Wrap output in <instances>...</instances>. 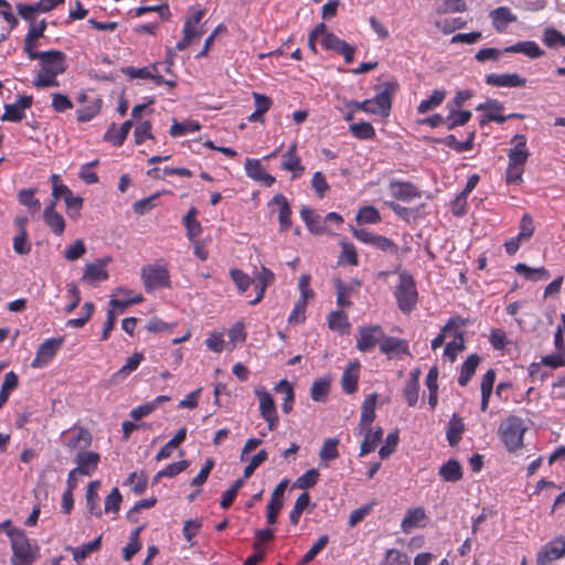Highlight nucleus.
Masks as SVG:
<instances>
[{
    "label": "nucleus",
    "mask_w": 565,
    "mask_h": 565,
    "mask_svg": "<svg viewBox=\"0 0 565 565\" xmlns=\"http://www.w3.org/2000/svg\"><path fill=\"white\" fill-rule=\"evenodd\" d=\"M476 132L470 131L468 135V138L463 142H458L456 137L454 135H449L444 138H434L433 141L437 143L445 145L449 147L450 149L456 150L457 152H465L468 150H471L473 147V140H475Z\"/></svg>",
    "instance_id": "bb28decb"
},
{
    "label": "nucleus",
    "mask_w": 565,
    "mask_h": 565,
    "mask_svg": "<svg viewBox=\"0 0 565 565\" xmlns=\"http://www.w3.org/2000/svg\"><path fill=\"white\" fill-rule=\"evenodd\" d=\"M30 60H40L41 70L50 75L57 76L66 71V56L63 52L51 50L39 53H30Z\"/></svg>",
    "instance_id": "39448f33"
},
{
    "label": "nucleus",
    "mask_w": 565,
    "mask_h": 565,
    "mask_svg": "<svg viewBox=\"0 0 565 565\" xmlns=\"http://www.w3.org/2000/svg\"><path fill=\"white\" fill-rule=\"evenodd\" d=\"M186 438V427L180 428L177 434L159 450L156 456L157 461H161L171 457L172 451L185 440Z\"/></svg>",
    "instance_id": "2f4dec72"
},
{
    "label": "nucleus",
    "mask_w": 565,
    "mask_h": 565,
    "mask_svg": "<svg viewBox=\"0 0 565 565\" xmlns=\"http://www.w3.org/2000/svg\"><path fill=\"white\" fill-rule=\"evenodd\" d=\"M102 537L103 535H99L94 541L83 544L82 546L78 547L66 546V550L72 553L74 561H84L89 554L100 548Z\"/></svg>",
    "instance_id": "72a5a7b5"
},
{
    "label": "nucleus",
    "mask_w": 565,
    "mask_h": 565,
    "mask_svg": "<svg viewBox=\"0 0 565 565\" xmlns=\"http://www.w3.org/2000/svg\"><path fill=\"white\" fill-rule=\"evenodd\" d=\"M339 439L337 438H328L323 441V445L320 449L319 456L321 460H333L339 457L338 451Z\"/></svg>",
    "instance_id": "5fc2aeb1"
},
{
    "label": "nucleus",
    "mask_w": 565,
    "mask_h": 565,
    "mask_svg": "<svg viewBox=\"0 0 565 565\" xmlns=\"http://www.w3.org/2000/svg\"><path fill=\"white\" fill-rule=\"evenodd\" d=\"M141 278L147 291L156 288L168 287L170 284L169 271L158 265H148L141 268Z\"/></svg>",
    "instance_id": "423d86ee"
},
{
    "label": "nucleus",
    "mask_w": 565,
    "mask_h": 565,
    "mask_svg": "<svg viewBox=\"0 0 565 565\" xmlns=\"http://www.w3.org/2000/svg\"><path fill=\"white\" fill-rule=\"evenodd\" d=\"M43 221L56 236H61L64 233L65 220L58 212L51 211V209L44 210Z\"/></svg>",
    "instance_id": "c9c22d12"
},
{
    "label": "nucleus",
    "mask_w": 565,
    "mask_h": 565,
    "mask_svg": "<svg viewBox=\"0 0 565 565\" xmlns=\"http://www.w3.org/2000/svg\"><path fill=\"white\" fill-rule=\"evenodd\" d=\"M504 53H523L531 58H537L544 55V51L534 41H522L507 46Z\"/></svg>",
    "instance_id": "a878e982"
},
{
    "label": "nucleus",
    "mask_w": 565,
    "mask_h": 565,
    "mask_svg": "<svg viewBox=\"0 0 565 565\" xmlns=\"http://www.w3.org/2000/svg\"><path fill=\"white\" fill-rule=\"evenodd\" d=\"M159 195V193H156L148 198L136 201L132 205L134 212L138 215H145L156 206V201Z\"/></svg>",
    "instance_id": "69168bd1"
},
{
    "label": "nucleus",
    "mask_w": 565,
    "mask_h": 565,
    "mask_svg": "<svg viewBox=\"0 0 565 565\" xmlns=\"http://www.w3.org/2000/svg\"><path fill=\"white\" fill-rule=\"evenodd\" d=\"M34 189H22L18 193L19 202L31 211H38L41 206L40 201L34 198Z\"/></svg>",
    "instance_id": "13d9d810"
},
{
    "label": "nucleus",
    "mask_w": 565,
    "mask_h": 565,
    "mask_svg": "<svg viewBox=\"0 0 565 565\" xmlns=\"http://www.w3.org/2000/svg\"><path fill=\"white\" fill-rule=\"evenodd\" d=\"M495 381V371L489 369L482 376L480 390H481V411L486 412L489 406L490 396L492 394L493 384Z\"/></svg>",
    "instance_id": "cd10ccee"
},
{
    "label": "nucleus",
    "mask_w": 565,
    "mask_h": 565,
    "mask_svg": "<svg viewBox=\"0 0 565 565\" xmlns=\"http://www.w3.org/2000/svg\"><path fill=\"white\" fill-rule=\"evenodd\" d=\"M255 394L259 399V412L262 417L277 414L275 401L264 387L257 388Z\"/></svg>",
    "instance_id": "4c0bfd02"
},
{
    "label": "nucleus",
    "mask_w": 565,
    "mask_h": 565,
    "mask_svg": "<svg viewBox=\"0 0 565 565\" xmlns=\"http://www.w3.org/2000/svg\"><path fill=\"white\" fill-rule=\"evenodd\" d=\"M390 190L393 198L404 202H409L420 196V192L417 188L409 182L392 181L390 183Z\"/></svg>",
    "instance_id": "a211bd4d"
},
{
    "label": "nucleus",
    "mask_w": 565,
    "mask_h": 565,
    "mask_svg": "<svg viewBox=\"0 0 565 565\" xmlns=\"http://www.w3.org/2000/svg\"><path fill=\"white\" fill-rule=\"evenodd\" d=\"M525 430L522 418L511 415L500 424L498 434L508 451L514 452L523 447Z\"/></svg>",
    "instance_id": "7ed1b4c3"
},
{
    "label": "nucleus",
    "mask_w": 565,
    "mask_h": 565,
    "mask_svg": "<svg viewBox=\"0 0 565 565\" xmlns=\"http://www.w3.org/2000/svg\"><path fill=\"white\" fill-rule=\"evenodd\" d=\"M359 370L360 363L359 361L350 362L348 367L344 370L341 377V386L342 390L347 394H353L358 388V380H359Z\"/></svg>",
    "instance_id": "412c9836"
},
{
    "label": "nucleus",
    "mask_w": 565,
    "mask_h": 565,
    "mask_svg": "<svg viewBox=\"0 0 565 565\" xmlns=\"http://www.w3.org/2000/svg\"><path fill=\"white\" fill-rule=\"evenodd\" d=\"M330 391V381L327 379L316 380L310 388V396L315 402L326 401Z\"/></svg>",
    "instance_id": "de8ad7c7"
},
{
    "label": "nucleus",
    "mask_w": 565,
    "mask_h": 565,
    "mask_svg": "<svg viewBox=\"0 0 565 565\" xmlns=\"http://www.w3.org/2000/svg\"><path fill=\"white\" fill-rule=\"evenodd\" d=\"M132 125V120L128 119L121 124L120 129H118L116 132V124L113 122L104 135V140L117 147L121 146L126 140Z\"/></svg>",
    "instance_id": "b1692460"
},
{
    "label": "nucleus",
    "mask_w": 565,
    "mask_h": 565,
    "mask_svg": "<svg viewBox=\"0 0 565 565\" xmlns=\"http://www.w3.org/2000/svg\"><path fill=\"white\" fill-rule=\"evenodd\" d=\"M426 520L427 515L423 508L409 509L402 521L401 529L404 533L408 534L413 529L424 526Z\"/></svg>",
    "instance_id": "6ab92c4d"
},
{
    "label": "nucleus",
    "mask_w": 565,
    "mask_h": 565,
    "mask_svg": "<svg viewBox=\"0 0 565 565\" xmlns=\"http://www.w3.org/2000/svg\"><path fill=\"white\" fill-rule=\"evenodd\" d=\"M277 205L279 207L278 212V221H279V231L287 232L291 225V207L286 199V196L281 193H277L274 198L268 202V206Z\"/></svg>",
    "instance_id": "4468645a"
},
{
    "label": "nucleus",
    "mask_w": 565,
    "mask_h": 565,
    "mask_svg": "<svg viewBox=\"0 0 565 565\" xmlns=\"http://www.w3.org/2000/svg\"><path fill=\"white\" fill-rule=\"evenodd\" d=\"M356 221L359 223L375 224L381 221V216L374 206L367 205L359 210Z\"/></svg>",
    "instance_id": "052dcab7"
},
{
    "label": "nucleus",
    "mask_w": 565,
    "mask_h": 565,
    "mask_svg": "<svg viewBox=\"0 0 565 565\" xmlns=\"http://www.w3.org/2000/svg\"><path fill=\"white\" fill-rule=\"evenodd\" d=\"M244 484V479L235 480L232 486L223 493L220 505L222 509H228L234 502L237 492Z\"/></svg>",
    "instance_id": "bf43d9fd"
},
{
    "label": "nucleus",
    "mask_w": 565,
    "mask_h": 565,
    "mask_svg": "<svg viewBox=\"0 0 565 565\" xmlns=\"http://www.w3.org/2000/svg\"><path fill=\"white\" fill-rule=\"evenodd\" d=\"M565 555V536L561 535L548 542L539 552L536 565H548L552 561L562 558Z\"/></svg>",
    "instance_id": "1a4fd4ad"
},
{
    "label": "nucleus",
    "mask_w": 565,
    "mask_h": 565,
    "mask_svg": "<svg viewBox=\"0 0 565 565\" xmlns=\"http://www.w3.org/2000/svg\"><path fill=\"white\" fill-rule=\"evenodd\" d=\"M18 384L19 377L13 371H10L4 375V380L0 390V408H2V406L8 401L11 392L18 387Z\"/></svg>",
    "instance_id": "a19ab883"
},
{
    "label": "nucleus",
    "mask_w": 565,
    "mask_h": 565,
    "mask_svg": "<svg viewBox=\"0 0 565 565\" xmlns=\"http://www.w3.org/2000/svg\"><path fill=\"white\" fill-rule=\"evenodd\" d=\"M100 487V481L95 480L88 483L87 491H86V505L92 514H94L97 518H102L103 511L98 508V488Z\"/></svg>",
    "instance_id": "473e14b6"
},
{
    "label": "nucleus",
    "mask_w": 565,
    "mask_h": 565,
    "mask_svg": "<svg viewBox=\"0 0 565 565\" xmlns=\"http://www.w3.org/2000/svg\"><path fill=\"white\" fill-rule=\"evenodd\" d=\"M230 276L241 292H245L253 284V279L241 269H231Z\"/></svg>",
    "instance_id": "e2e57ef3"
},
{
    "label": "nucleus",
    "mask_w": 565,
    "mask_h": 565,
    "mask_svg": "<svg viewBox=\"0 0 565 565\" xmlns=\"http://www.w3.org/2000/svg\"><path fill=\"white\" fill-rule=\"evenodd\" d=\"M289 483L288 479L281 480L271 492V498L269 503L267 504V522L268 524H275L277 522V518L280 509L282 508V497L285 494V490L287 489Z\"/></svg>",
    "instance_id": "ddd939ff"
},
{
    "label": "nucleus",
    "mask_w": 565,
    "mask_h": 565,
    "mask_svg": "<svg viewBox=\"0 0 565 565\" xmlns=\"http://www.w3.org/2000/svg\"><path fill=\"white\" fill-rule=\"evenodd\" d=\"M110 257L98 258L94 263L87 264L84 269L82 280L87 281L90 285H95L98 281L107 280L109 275L106 266L110 263Z\"/></svg>",
    "instance_id": "f8f14e48"
},
{
    "label": "nucleus",
    "mask_w": 565,
    "mask_h": 565,
    "mask_svg": "<svg viewBox=\"0 0 565 565\" xmlns=\"http://www.w3.org/2000/svg\"><path fill=\"white\" fill-rule=\"evenodd\" d=\"M543 43L551 49L565 46V35L555 28H546L543 33Z\"/></svg>",
    "instance_id": "49530a36"
},
{
    "label": "nucleus",
    "mask_w": 565,
    "mask_h": 565,
    "mask_svg": "<svg viewBox=\"0 0 565 565\" xmlns=\"http://www.w3.org/2000/svg\"><path fill=\"white\" fill-rule=\"evenodd\" d=\"M467 11V3L465 0H444L443 3L436 9L438 14L457 13Z\"/></svg>",
    "instance_id": "6e6d98bb"
},
{
    "label": "nucleus",
    "mask_w": 565,
    "mask_h": 565,
    "mask_svg": "<svg viewBox=\"0 0 565 565\" xmlns=\"http://www.w3.org/2000/svg\"><path fill=\"white\" fill-rule=\"evenodd\" d=\"M200 129H201V126L196 121L189 120V121L179 122L175 119H173V124H172L169 132L172 137H178V136H182L189 131H198Z\"/></svg>",
    "instance_id": "4d7b16f0"
},
{
    "label": "nucleus",
    "mask_w": 565,
    "mask_h": 565,
    "mask_svg": "<svg viewBox=\"0 0 565 565\" xmlns=\"http://www.w3.org/2000/svg\"><path fill=\"white\" fill-rule=\"evenodd\" d=\"M463 430L465 426L462 419L457 414H454L447 429V439L450 446L458 445Z\"/></svg>",
    "instance_id": "ea45409f"
},
{
    "label": "nucleus",
    "mask_w": 565,
    "mask_h": 565,
    "mask_svg": "<svg viewBox=\"0 0 565 565\" xmlns=\"http://www.w3.org/2000/svg\"><path fill=\"white\" fill-rule=\"evenodd\" d=\"M446 94L447 93L445 89H435L428 99L423 100L418 105L417 111L419 114H425L431 109H435L444 102Z\"/></svg>",
    "instance_id": "a18cd8bd"
},
{
    "label": "nucleus",
    "mask_w": 565,
    "mask_h": 565,
    "mask_svg": "<svg viewBox=\"0 0 565 565\" xmlns=\"http://www.w3.org/2000/svg\"><path fill=\"white\" fill-rule=\"evenodd\" d=\"M275 391L277 393L285 394L281 409L285 414H289L292 409V403L295 399V393L291 383H289L287 380H281L276 384Z\"/></svg>",
    "instance_id": "58836bf2"
},
{
    "label": "nucleus",
    "mask_w": 565,
    "mask_h": 565,
    "mask_svg": "<svg viewBox=\"0 0 565 565\" xmlns=\"http://www.w3.org/2000/svg\"><path fill=\"white\" fill-rule=\"evenodd\" d=\"M486 83L491 86L498 87H522L526 84V78L521 77L519 74H488Z\"/></svg>",
    "instance_id": "dca6fc26"
},
{
    "label": "nucleus",
    "mask_w": 565,
    "mask_h": 565,
    "mask_svg": "<svg viewBox=\"0 0 565 565\" xmlns=\"http://www.w3.org/2000/svg\"><path fill=\"white\" fill-rule=\"evenodd\" d=\"M143 360V354L135 352L131 356L126 360V363L115 374L118 379L127 377L131 372L138 369L140 362Z\"/></svg>",
    "instance_id": "8fccbe9b"
},
{
    "label": "nucleus",
    "mask_w": 565,
    "mask_h": 565,
    "mask_svg": "<svg viewBox=\"0 0 565 565\" xmlns=\"http://www.w3.org/2000/svg\"><path fill=\"white\" fill-rule=\"evenodd\" d=\"M480 358L478 354L472 353L468 355L467 360L461 365L460 375L458 377V384L460 386H467L472 379L478 365Z\"/></svg>",
    "instance_id": "c85d7f7f"
},
{
    "label": "nucleus",
    "mask_w": 565,
    "mask_h": 565,
    "mask_svg": "<svg viewBox=\"0 0 565 565\" xmlns=\"http://www.w3.org/2000/svg\"><path fill=\"white\" fill-rule=\"evenodd\" d=\"M470 110H456L451 109L449 115L446 117V125L449 130L455 129L459 126H465L471 119Z\"/></svg>",
    "instance_id": "c03bdc74"
},
{
    "label": "nucleus",
    "mask_w": 565,
    "mask_h": 565,
    "mask_svg": "<svg viewBox=\"0 0 565 565\" xmlns=\"http://www.w3.org/2000/svg\"><path fill=\"white\" fill-rule=\"evenodd\" d=\"M122 495L118 488H114L111 492L105 499L104 510L106 513H117L120 510V503Z\"/></svg>",
    "instance_id": "0e129e2a"
},
{
    "label": "nucleus",
    "mask_w": 565,
    "mask_h": 565,
    "mask_svg": "<svg viewBox=\"0 0 565 565\" xmlns=\"http://www.w3.org/2000/svg\"><path fill=\"white\" fill-rule=\"evenodd\" d=\"M100 456L95 451H79L75 457L76 468L75 471H79V475L90 476L98 466Z\"/></svg>",
    "instance_id": "2eb2a0df"
},
{
    "label": "nucleus",
    "mask_w": 565,
    "mask_h": 565,
    "mask_svg": "<svg viewBox=\"0 0 565 565\" xmlns=\"http://www.w3.org/2000/svg\"><path fill=\"white\" fill-rule=\"evenodd\" d=\"M33 103L31 95H21L14 104H6L4 113L1 116L2 121L18 122L24 118V110L30 108Z\"/></svg>",
    "instance_id": "9b49d317"
},
{
    "label": "nucleus",
    "mask_w": 565,
    "mask_h": 565,
    "mask_svg": "<svg viewBox=\"0 0 565 565\" xmlns=\"http://www.w3.org/2000/svg\"><path fill=\"white\" fill-rule=\"evenodd\" d=\"M377 393H372L364 399L361 411L360 427L361 429L371 428L370 425L375 419V405L377 402Z\"/></svg>",
    "instance_id": "393cba45"
},
{
    "label": "nucleus",
    "mask_w": 565,
    "mask_h": 565,
    "mask_svg": "<svg viewBox=\"0 0 565 565\" xmlns=\"http://www.w3.org/2000/svg\"><path fill=\"white\" fill-rule=\"evenodd\" d=\"M465 349V339L462 333H456L455 339L446 344L444 354L450 360L455 361L457 358V351Z\"/></svg>",
    "instance_id": "680f3d73"
},
{
    "label": "nucleus",
    "mask_w": 565,
    "mask_h": 565,
    "mask_svg": "<svg viewBox=\"0 0 565 565\" xmlns=\"http://www.w3.org/2000/svg\"><path fill=\"white\" fill-rule=\"evenodd\" d=\"M398 308L404 313L412 312L417 303L418 294L415 279L407 271L399 274V282L394 291Z\"/></svg>",
    "instance_id": "20e7f679"
},
{
    "label": "nucleus",
    "mask_w": 565,
    "mask_h": 565,
    "mask_svg": "<svg viewBox=\"0 0 565 565\" xmlns=\"http://www.w3.org/2000/svg\"><path fill=\"white\" fill-rule=\"evenodd\" d=\"M381 565H409L407 555L396 548L386 551L385 561Z\"/></svg>",
    "instance_id": "774afa93"
},
{
    "label": "nucleus",
    "mask_w": 565,
    "mask_h": 565,
    "mask_svg": "<svg viewBox=\"0 0 565 565\" xmlns=\"http://www.w3.org/2000/svg\"><path fill=\"white\" fill-rule=\"evenodd\" d=\"M514 270L530 281L546 280L550 278L548 270L543 266L539 268H531L526 264L519 263L514 267Z\"/></svg>",
    "instance_id": "c756f323"
},
{
    "label": "nucleus",
    "mask_w": 565,
    "mask_h": 565,
    "mask_svg": "<svg viewBox=\"0 0 565 565\" xmlns=\"http://www.w3.org/2000/svg\"><path fill=\"white\" fill-rule=\"evenodd\" d=\"M63 200L66 205L67 215L73 220L79 217L84 200L81 196L74 195L73 192H70Z\"/></svg>",
    "instance_id": "3c124183"
},
{
    "label": "nucleus",
    "mask_w": 565,
    "mask_h": 565,
    "mask_svg": "<svg viewBox=\"0 0 565 565\" xmlns=\"http://www.w3.org/2000/svg\"><path fill=\"white\" fill-rule=\"evenodd\" d=\"M310 503V495L308 492H302L296 500L292 510L289 513V521L291 524L296 525L299 522L301 513Z\"/></svg>",
    "instance_id": "09e8293b"
},
{
    "label": "nucleus",
    "mask_w": 565,
    "mask_h": 565,
    "mask_svg": "<svg viewBox=\"0 0 565 565\" xmlns=\"http://www.w3.org/2000/svg\"><path fill=\"white\" fill-rule=\"evenodd\" d=\"M64 343V337L45 340L38 349L36 356L32 361V367H42L47 364Z\"/></svg>",
    "instance_id": "6e6552de"
},
{
    "label": "nucleus",
    "mask_w": 565,
    "mask_h": 565,
    "mask_svg": "<svg viewBox=\"0 0 565 565\" xmlns=\"http://www.w3.org/2000/svg\"><path fill=\"white\" fill-rule=\"evenodd\" d=\"M46 26L47 24L45 20L30 24L28 34L24 39V52L28 57H30V53H39L34 49L38 46V40L44 36Z\"/></svg>",
    "instance_id": "f3484780"
},
{
    "label": "nucleus",
    "mask_w": 565,
    "mask_h": 565,
    "mask_svg": "<svg viewBox=\"0 0 565 565\" xmlns=\"http://www.w3.org/2000/svg\"><path fill=\"white\" fill-rule=\"evenodd\" d=\"M328 324L331 330L343 332L342 329L349 327L348 317L343 311H332L328 317Z\"/></svg>",
    "instance_id": "338daca9"
},
{
    "label": "nucleus",
    "mask_w": 565,
    "mask_h": 565,
    "mask_svg": "<svg viewBox=\"0 0 565 565\" xmlns=\"http://www.w3.org/2000/svg\"><path fill=\"white\" fill-rule=\"evenodd\" d=\"M356 349L361 352L371 351L383 338V330L380 326H363L359 328Z\"/></svg>",
    "instance_id": "9d476101"
},
{
    "label": "nucleus",
    "mask_w": 565,
    "mask_h": 565,
    "mask_svg": "<svg viewBox=\"0 0 565 565\" xmlns=\"http://www.w3.org/2000/svg\"><path fill=\"white\" fill-rule=\"evenodd\" d=\"M349 131L358 139L370 140L375 137V129L367 121L354 122L349 126Z\"/></svg>",
    "instance_id": "79ce46f5"
},
{
    "label": "nucleus",
    "mask_w": 565,
    "mask_h": 565,
    "mask_svg": "<svg viewBox=\"0 0 565 565\" xmlns=\"http://www.w3.org/2000/svg\"><path fill=\"white\" fill-rule=\"evenodd\" d=\"M318 478V470L315 468L309 469L294 482L292 488L307 490L316 486Z\"/></svg>",
    "instance_id": "864d4df0"
},
{
    "label": "nucleus",
    "mask_w": 565,
    "mask_h": 565,
    "mask_svg": "<svg viewBox=\"0 0 565 565\" xmlns=\"http://www.w3.org/2000/svg\"><path fill=\"white\" fill-rule=\"evenodd\" d=\"M365 436L363 441L360 446V456H365L370 452H372L377 444L382 440L383 437V429L377 428L376 430L372 431L371 428H364Z\"/></svg>",
    "instance_id": "7c9ffc66"
},
{
    "label": "nucleus",
    "mask_w": 565,
    "mask_h": 565,
    "mask_svg": "<svg viewBox=\"0 0 565 565\" xmlns=\"http://www.w3.org/2000/svg\"><path fill=\"white\" fill-rule=\"evenodd\" d=\"M93 440L92 434L86 428H79L76 436L72 438L67 444V448L75 449L81 448L85 449L90 446Z\"/></svg>",
    "instance_id": "603ef678"
},
{
    "label": "nucleus",
    "mask_w": 565,
    "mask_h": 565,
    "mask_svg": "<svg viewBox=\"0 0 565 565\" xmlns=\"http://www.w3.org/2000/svg\"><path fill=\"white\" fill-rule=\"evenodd\" d=\"M143 297L141 295L132 296V291L125 288H117L115 294L111 295L108 301V308L114 312L124 313L131 305L142 302Z\"/></svg>",
    "instance_id": "0eeeda50"
},
{
    "label": "nucleus",
    "mask_w": 565,
    "mask_h": 565,
    "mask_svg": "<svg viewBox=\"0 0 565 565\" xmlns=\"http://www.w3.org/2000/svg\"><path fill=\"white\" fill-rule=\"evenodd\" d=\"M8 536L11 541L13 555L12 565H31L39 557V547L32 546L25 532L21 529H9Z\"/></svg>",
    "instance_id": "f257e3e1"
},
{
    "label": "nucleus",
    "mask_w": 565,
    "mask_h": 565,
    "mask_svg": "<svg viewBox=\"0 0 565 565\" xmlns=\"http://www.w3.org/2000/svg\"><path fill=\"white\" fill-rule=\"evenodd\" d=\"M380 350L382 353L392 356L398 353H408L407 342L403 339H397L394 337H387L383 332V338L380 342Z\"/></svg>",
    "instance_id": "5701e85b"
},
{
    "label": "nucleus",
    "mask_w": 565,
    "mask_h": 565,
    "mask_svg": "<svg viewBox=\"0 0 565 565\" xmlns=\"http://www.w3.org/2000/svg\"><path fill=\"white\" fill-rule=\"evenodd\" d=\"M439 476L447 482H457L462 478V469L458 460L449 459L439 468Z\"/></svg>",
    "instance_id": "f704fd0d"
},
{
    "label": "nucleus",
    "mask_w": 565,
    "mask_h": 565,
    "mask_svg": "<svg viewBox=\"0 0 565 565\" xmlns=\"http://www.w3.org/2000/svg\"><path fill=\"white\" fill-rule=\"evenodd\" d=\"M489 17L492 19V24L498 32H503L509 23L518 20L516 15H514L508 7L493 9L490 11Z\"/></svg>",
    "instance_id": "4be33fe9"
},
{
    "label": "nucleus",
    "mask_w": 565,
    "mask_h": 565,
    "mask_svg": "<svg viewBox=\"0 0 565 565\" xmlns=\"http://www.w3.org/2000/svg\"><path fill=\"white\" fill-rule=\"evenodd\" d=\"M196 215L198 210L195 207H191L183 217V225L186 230V236L190 241H193L202 233V226L196 220Z\"/></svg>",
    "instance_id": "e433bc0d"
},
{
    "label": "nucleus",
    "mask_w": 565,
    "mask_h": 565,
    "mask_svg": "<svg viewBox=\"0 0 565 565\" xmlns=\"http://www.w3.org/2000/svg\"><path fill=\"white\" fill-rule=\"evenodd\" d=\"M300 216L311 233L316 235L326 233L327 227L324 225L323 218L316 214L315 210L311 207L303 205L300 210Z\"/></svg>",
    "instance_id": "aec40b11"
},
{
    "label": "nucleus",
    "mask_w": 565,
    "mask_h": 565,
    "mask_svg": "<svg viewBox=\"0 0 565 565\" xmlns=\"http://www.w3.org/2000/svg\"><path fill=\"white\" fill-rule=\"evenodd\" d=\"M158 65L159 64H153L151 66V68L147 67V66L141 67V68L128 66V67L121 68V72L124 74H126L127 76H129L130 78H145V79H152L154 82V77L158 72Z\"/></svg>",
    "instance_id": "37998d69"
},
{
    "label": "nucleus",
    "mask_w": 565,
    "mask_h": 565,
    "mask_svg": "<svg viewBox=\"0 0 565 565\" xmlns=\"http://www.w3.org/2000/svg\"><path fill=\"white\" fill-rule=\"evenodd\" d=\"M397 89L398 84L396 82H385L384 88L376 94L375 98L365 99L363 102H352L350 106L369 114L388 117L392 109V96Z\"/></svg>",
    "instance_id": "f03ea898"
}]
</instances>
